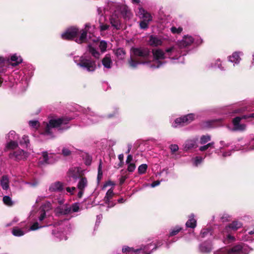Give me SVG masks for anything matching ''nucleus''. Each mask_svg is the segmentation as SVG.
Returning a JSON list of instances; mask_svg holds the SVG:
<instances>
[{"instance_id":"nucleus-37","label":"nucleus","mask_w":254,"mask_h":254,"mask_svg":"<svg viewBox=\"0 0 254 254\" xmlns=\"http://www.w3.org/2000/svg\"><path fill=\"white\" fill-rule=\"evenodd\" d=\"M214 142H209L206 145L200 146L199 148V150L200 151H204L207 150V149H208L209 148H214Z\"/></svg>"},{"instance_id":"nucleus-3","label":"nucleus","mask_w":254,"mask_h":254,"mask_svg":"<svg viewBox=\"0 0 254 254\" xmlns=\"http://www.w3.org/2000/svg\"><path fill=\"white\" fill-rule=\"evenodd\" d=\"M175 53L176 50L174 47L167 49L165 52L159 49L153 50L152 51L153 60L149 61L148 67L152 69L161 67L166 62L164 61L166 59H175L174 57Z\"/></svg>"},{"instance_id":"nucleus-44","label":"nucleus","mask_w":254,"mask_h":254,"mask_svg":"<svg viewBox=\"0 0 254 254\" xmlns=\"http://www.w3.org/2000/svg\"><path fill=\"white\" fill-rule=\"evenodd\" d=\"M29 125L30 127L35 128H37L40 126L39 122L36 120L30 121L29 122Z\"/></svg>"},{"instance_id":"nucleus-61","label":"nucleus","mask_w":254,"mask_h":254,"mask_svg":"<svg viewBox=\"0 0 254 254\" xmlns=\"http://www.w3.org/2000/svg\"><path fill=\"white\" fill-rule=\"evenodd\" d=\"M127 179V177L126 176H122L121 178L120 179V184L121 185H122L124 183L125 181H126Z\"/></svg>"},{"instance_id":"nucleus-23","label":"nucleus","mask_w":254,"mask_h":254,"mask_svg":"<svg viewBox=\"0 0 254 254\" xmlns=\"http://www.w3.org/2000/svg\"><path fill=\"white\" fill-rule=\"evenodd\" d=\"M240 55H242L243 53L240 52H234L232 56L229 57V61L236 64H239L241 60L240 57Z\"/></svg>"},{"instance_id":"nucleus-13","label":"nucleus","mask_w":254,"mask_h":254,"mask_svg":"<svg viewBox=\"0 0 254 254\" xmlns=\"http://www.w3.org/2000/svg\"><path fill=\"white\" fill-rule=\"evenodd\" d=\"M28 157V153L22 149H18L9 154V157L15 160H24Z\"/></svg>"},{"instance_id":"nucleus-11","label":"nucleus","mask_w":254,"mask_h":254,"mask_svg":"<svg viewBox=\"0 0 254 254\" xmlns=\"http://www.w3.org/2000/svg\"><path fill=\"white\" fill-rule=\"evenodd\" d=\"M27 232H28V226L24 222L20 223L19 226L14 227L11 231L12 235L16 237L23 236Z\"/></svg>"},{"instance_id":"nucleus-14","label":"nucleus","mask_w":254,"mask_h":254,"mask_svg":"<svg viewBox=\"0 0 254 254\" xmlns=\"http://www.w3.org/2000/svg\"><path fill=\"white\" fill-rule=\"evenodd\" d=\"M88 186V181L87 179L85 177H81L80 178L77 185V189L78 190V192L77 193V196L79 198H81L86 188Z\"/></svg>"},{"instance_id":"nucleus-7","label":"nucleus","mask_w":254,"mask_h":254,"mask_svg":"<svg viewBox=\"0 0 254 254\" xmlns=\"http://www.w3.org/2000/svg\"><path fill=\"white\" fill-rule=\"evenodd\" d=\"M137 14L142 19L139 23L140 28L142 29H147L149 22L152 20V17L150 13L142 7H139Z\"/></svg>"},{"instance_id":"nucleus-40","label":"nucleus","mask_w":254,"mask_h":254,"mask_svg":"<svg viewBox=\"0 0 254 254\" xmlns=\"http://www.w3.org/2000/svg\"><path fill=\"white\" fill-rule=\"evenodd\" d=\"M203 159V158L200 156L195 157L193 159V165L194 166H197L202 162Z\"/></svg>"},{"instance_id":"nucleus-35","label":"nucleus","mask_w":254,"mask_h":254,"mask_svg":"<svg viewBox=\"0 0 254 254\" xmlns=\"http://www.w3.org/2000/svg\"><path fill=\"white\" fill-rule=\"evenodd\" d=\"M120 10L121 11V14L125 18L129 17L130 12L125 6L120 7Z\"/></svg>"},{"instance_id":"nucleus-51","label":"nucleus","mask_w":254,"mask_h":254,"mask_svg":"<svg viewBox=\"0 0 254 254\" xmlns=\"http://www.w3.org/2000/svg\"><path fill=\"white\" fill-rule=\"evenodd\" d=\"M65 190L67 192V193H68L69 195H72L74 193V192L76 190V189L74 187H66Z\"/></svg>"},{"instance_id":"nucleus-46","label":"nucleus","mask_w":254,"mask_h":254,"mask_svg":"<svg viewBox=\"0 0 254 254\" xmlns=\"http://www.w3.org/2000/svg\"><path fill=\"white\" fill-rule=\"evenodd\" d=\"M8 137L9 140H15L18 138L17 135L16 134L15 132L13 130H11L9 132L8 134Z\"/></svg>"},{"instance_id":"nucleus-42","label":"nucleus","mask_w":254,"mask_h":254,"mask_svg":"<svg viewBox=\"0 0 254 254\" xmlns=\"http://www.w3.org/2000/svg\"><path fill=\"white\" fill-rule=\"evenodd\" d=\"M99 47L101 51L103 53L106 50L107 44L105 41H101L100 42Z\"/></svg>"},{"instance_id":"nucleus-1","label":"nucleus","mask_w":254,"mask_h":254,"mask_svg":"<svg viewBox=\"0 0 254 254\" xmlns=\"http://www.w3.org/2000/svg\"><path fill=\"white\" fill-rule=\"evenodd\" d=\"M95 27H92L90 24L86 23L85 25V29L79 31V29L76 27H73L68 28L65 32L61 35L63 39L64 40H72L76 37L77 34L80 32V35L79 38L75 39L76 42L78 43H82L85 42L87 40L89 42L90 41L93 42V45L89 44L88 48L89 52L95 58H99L100 54L95 48L96 47V42L98 41V39L96 37L93 36V31Z\"/></svg>"},{"instance_id":"nucleus-4","label":"nucleus","mask_w":254,"mask_h":254,"mask_svg":"<svg viewBox=\"0 0 254 254\" xmlns=\"http://www.w3.org/2000/svg\"><path fill=\"white\" fill-rule=\"evenodd\" d=\"M131 52L134 56L139 57L143 60L142 61H135L130 57L128 60V63L131 67L135 68L140 64H146L148 66L149 58L150 56V51L149 49L144 47L132 48Z\"/></svg>"},{"instance_id":"nucleus-29","label":"nucleus","mask_w":254,"mask_h":254,"mask_svg":"<svg viewBox=\"0 0 254 254\" xmlns=\"http://www.w3.org/2000/svg\"><path fill=\"white\" fill-rule=\"evenodd\" d=\"M0 185L3 190L9 189V179L7 176H3L0 180Z\"/></svg>"},{"instance_id":"nucleus-28","label":"nucleus","mask_w":254,"mask_h":254,"mask_svg":"<svg viewBox=\"0 0 254 254\" xmlns=\"http://www.w3.org/2000/svg\"><path fill=\"white\" fill-rule=\"evenodd\" d=\"M10 61L12 66H16L22 62V59L20 56H18L16 54H14L11 56Z\"/></svg>"},{"instance_id":"nucleus-22","label":"nucleus","mask_w":254,"mask_h":254,"mask_svg":"<svg viewBox=\"0 0 254 254\" xmlns=\"http://www.w3.org/2000/svg\"><path fill=\"white\" fill-rule=\"evenodd\" d=\"M200 237L203 238H208L210 240L214 238L212 230L208 228L202 229L200 233Z\"/></svg>"},{"instance_id":"nucleus-49","label":"nucleus","mask_w":254,"mask_h":254,"mask_svg":"<svg viewBox=\"0 0 254 254\" xmlns=\"http://www.w3.org/2000/svg\"><path fill=\"white\" fill-rule=\"evenodd\" d=\"M183 31V28L181 27L177 28L176 27H172L171 28V31L173 34H179Z\"/></svg>"},{"instance_id":"nucleus-39","label":"nucleus","mask_w":254,"mask_h":254,"mask_svg":"<svg viewBox=\"0 0 254 254\" xmlns=\"http://www.w3.org/2000/svg\"><path fill=\"white\" fill-rule=\"evenodd\" d=\"M147 169V165L146 164L140 165L138 168V173L139 174H144L145 173Z\"/></svg>"},{"instance_id":"nucleus-31","label":"nucleus","mask_w":254,"mask_h":254,"mask_svg":"<svg viewBox=\"0 0 254 254\" xmlns=\"http://www.w3.org/2000/svg\"><path fill=\"white\" fill-rule=\"evenodd\" d=\"M39 163L41 165H44L49 163L48 162V155L46 151H44L42 154V157L39 159Z\"/></svg>"},{"instance_id":"nucleus-41","label":"nucleus","mask_w":254,"mask_h":254,"mask_svg":"<svg viewBox=\"0 0 254 254\" xmlns=\"http://www.w3.org/2000/svg\"><path fill=\"white\" fill-rule=\"evenodd\" d=\"M3 201L5 204L8 206H11L13 204V202L11 198L7 195L3 196Z\"/></svg>"},{"instance_id":"nucleus-63","label":"nucleus","mask_w":254,"mask_h":254,"mask_svg":"<svg viewBox=\"0 0 254 254\" xmlns=\"http://www.w3.org/2000/svg\"><path fill=\"white\" fill-rule=\"evenodd\" d=\"M102 163L101 161L100 160V163H99V165L98 166V172H99L101 173V171H102Z\"/></svg>"},{"instance_id":"nucleus-52","label":"nucleus","mask_w":254,"mask_h":254,"mask_svg":"<svg viewBox=\"0 0 254 254\" xmlns=\"http://www.w3.org/2000/svg\"><path fill=\"white\" fill-rule=\"evenodd\" d=\"M169 148L173 153L177 151L179 149L178 145L175 144L170 145Z\"/></svg>"},{"instance_id":"nucleus-25","label":"nucleus","mask_w":254,"mask_h":254,"mask_svg":"<svg viewBox=\"0 0 254 254\" xmlns=\"http://www.w3.org/2000/svg\"><path fill=\"white\" fill-rule=\"evenodd\" d=\"M70 224L67 219L60 220L59 222L55 224L56 227L60 226V229H63L64 231L68 230L70 227Z\"/></svg>"},{"instance_id":"nucleus-9","label":"nucleus","mask_w":254,"mask_h":254,"mask_svg":"<svg viewBox=\"0 0 254 254\" xmlns=\"http://www.w3.org/2000/svg\"><path fill=\"white\" fill-rule=\"evenodd\" d=\"M202 42V40L198 36L192 37L191 36L186 35L179 42V45L181 48H184L190 46L192 43L197 46L199 45Z\"/></svg>"},{"instance_id":"nucleus-32","label":"nucleus","mask_w":254,"mask_h":254,"mask_svg":"<svg viewBox=\"0 0 254 254\" xmlns=\"http://www.w3.org/2000/svg\"><path fill=\"white\" fill-rule=\"evenodd\" d=\"M59 213L62 215H66L71 213V209L70 206L65 205L59 208Z\"/></svg>"},{"instance_id":"nucleus-27","label":"nucleus","mask_w":254,"mask_h":254,"mask_svg":"<svg viewBox=\"0 0 254 254\" xmlns=\"http://www.w3.org/2000/svg\"><path fill=\"white\" fill-rule=\"evenodd\" d=\"M186 226L188 228H194L196 226V220L194 219V216L191 214L189 216V220L186 223Z\"/></svg>"},{"instance_id":"nucleus-43","label":"nucleus","mask_w":254,"mask_h":254,"mask_svg":"<svg viewBox=\"0 0 254 254\" xmlns=\"http://www.w3.org/2000/svg\"><path fill=\"white\" fill-rule=\"evenodd\" d=\"M126 164L127 165V170L128 172H132L135 170L136 166L133 162H130Z\"/></svg>"},{"instance_id":"nucleus-34","label":"nucleus","mask_w":254,"mask_h":254,"mask_svg":"<svg viewBox=\"0 0 254 254\" xmlns=\"http://www.w3.org/2000/svg\"><path fill=\"white\" fill-rule=\"evenodd\" d=\"M10 141L7 142L6 144V148L7 149H16L18 146V143L16 141H13L12 140H10Z\"/></svg>"},{"instance_id":"nucleus-2","label":"nucleus","mask_w":254,"mask_h":254,"mask_svg":"<svg viewBox=\"0 0 254 254\" xmlns=\"http://www.w3.org/2000/svg\"><path fill=\"white\" fill-rule=\"evenodd\" d=\"M72 118L62 117L58 119H51L49 123L46 124V126L42 134L47 136V138H51L55 136L54 134L56 131L61 132L69 127L68 125L69 121Z\"/></svg>"},{"instance_id":"nucleus-16","label":"nucleus","mask_w":254,"mask_h":254,"mask_svg":"<svg viewBox=\"0 0 254 254\" xmlns=\"http://www.w3.org/2000/svg\"><path fill=\"white\" fill-rule=\"evenodd\" d=\"M198 139L197 138H193L192 139H188L186 141L184 144V149L185 151H187L190 149L197 147V142Z\"/></svg>"},{"instance_id":"nucleus-19","label":"nucleus","mask_w":254,"mask_h":254,"mask_svg":"<svg viewBox=\"0 0 254 254\" xmlns=\"http://www.w3.org/2000/svg\"><path fill=\"white\" fill-rule=\"evenodd\" d=\"M67 175L69 179L68 181H70L71 179H73L74 181H76L80 177L78 168H73L70 169L68 172Z\"/></svg>"},{"instance_id":"nucleus-62","label":"nucleus","mask_w":254,"mask_h":254,"mask_svg":"<svg viewBox=\"0 0 254 254\" xmlns=\"http://www.w3.org/2000/svg\"><path fill=\"white\" fill-rule=\"evenodd\" d=\"M25 184H28L32 187H35L38 184V183L37 182H35V183L26 182V183H25Z\"/></svg>"},{"instance_id":"nucleus-57","label":"nucleus","mask_w":254,"mask_h":254,"mask_svg":"<svg viewBox=\"0 0 254 254\" xmlns=\"http://www.w3.org/2000/svg\"><path fill=\"white\" fill-rule=\"evenodd\" d=\"M230 218L229 216L227 214H224L221 217V219L222 222H225L229 220V218Z\"/></svg>"},{"instance_id":"nucleus-21","label":"nucleus","mask_w":254,"mask_h":254,"mask_svg":"<svg viewBox=\"0 0 254 254\" xmlns=\"http://www.w3.org/2000/svg\"><path fill=\"white\" fill-rule=\"evenodd\" d=\"M101 118L98 116H91L90 117L83 119V125H89L98 122Z\"/></svg>"},{"instance_id":"nucleus-64","label":"nucleus","mask_w":254,"mask_h":254,"mask_svg":"<svg viewBox=\"0 0 254 254\" xmlns=\"http://www.w3.org/2000/svg\"><path fill=\"white\" fill-rule=\"evenodd\" d=\"M119 159L120 160L121 163L123 162L124 160V155L123 154H121L118 156Z\"/></svg>"},{"instance_id":"nucleus-58","label":"nucleus","mask_w":254,"mask_h":254,"mask_svg":"<svg viewBox=\"0 0 254 254\" xmlns=\"http://www.w3.org/2000/svg\"><path fill=\"white\" fill-rule=\"evenodd\" d=\"M102 218V215L99 214L97 216V220L96 222V225H99L100 223L101 220Z\"/></svg>"},{"instance_id":"nucleus-30","label":"nucleus","mask_w":254,"mask_h":254,"mask_svg":"<svg viewBox=\"0 0 254 254\" xmlns=\"http://www.w3.org/2000/svg\"><path fill=\"white\" fill-rule=\"evenodd\" d=\"M114 54L119 60L124 59L126 52L123 48H118L114 51Z\"/></svg>"},{"instance_id":"nucleus-20","label":"nucleus","mask_w":254,"mask_h":254,"mask_svg":"<svg viewBox=\"0 0 254 254\" xmlns=\"http://www.w3.org/2000/svg\"><path fill=\"white\" fill-rule=\"evenodd\" d=\"M148 43L151 46L156 47L161 45L163 43V41L161 38L157 36L151 35L149 37Z\"/></svg>"},{"instance_id":"nucleus-59","label":"nucleus","mask_w":254,"mask_h":254,"mask_svg":"<svg viewBox=\"0 0 254 254\" xmlns=\"http://www.w3.org/2000/svg\"><path fill=\"white\" fill-rule=\"evenodd\" d=\"M132 159H133L132 156L131 154H128L127 157V160H126V163H129L130 162H132Z\"/></svg>"},{"instance_id":"nucleus-18","label":"nucleus","mask_w":254,"mask_h":254,"mask_svg":"<svg viewBox=\"0 0 254 254\" xmlns=\"http://www.w3.org/2000/svg\"><path fill=\"white\" fill-rule=\"evenodd\" d=\"M110 23L112 26L117 30L120 29L121 28V22L119 19V17L117 16L116 11L112 14L110 19Z\"/></svg>"},{"instance_id":"nucleus-8","label":"nucleus","mask_w":254,"mask_h":254,"mask_svg":"<svg viewBox=\"0 0 254 254\" xmlns=\"http://www.w3.org/2000/svg\"><path fill=\"white\" fill-rule=\"evenodd\" d=\"M241 245H238L231 249L222 248L214 252V254H247Z\"/></svg>"},{"instance_id":"nucleus-60","label":"nucleus","mask_w":254,"mask_h":254,"mask_svg":"<svg viewBox=\"0 0 254 254\" xmlns=\"http://www.w3.org/2000/svg\"><path fill=\"white\" fill-rule=\"evenodd\" d=\"M231 154V151H226V152H223L222 154V155L223 157H225L229 156Z\"/></svg>"},{"instance_id":"nucleus-48","label":"nucleus","mask_w":254,"mask_h":254,"mask_svg":"<svg viewBox=\"0 0 254 254\" xmlns=\"http://www.w3.org/2000/svg\"><path fill=\"white\" fill-rule=\"evenodd\" d=\"M211 66L212 67H215V68L217 67V68H219V69H220L222 70H224V67H222V65H221V62H220V61L219 60H217L216 61V63L215 64H212Z\"/></svg>"},{"instance_id":"nucleus-10","label":"nucleus","mask_w":254,"mask_h":254,"mask_svg":"<svg viewBox=\"0 0 254 254\" xmlns=\"http://www.w3.org/2000/svg\"><path fill=\"white\" fill-rule=\"evenodd\" d=\"M193 114H189L187 115L177 118L172 124L174 127H178L186 125L191 122L194 119Z\"/></svg>"},{"instance_id":"nucleus-26","label":"nucleus","mask_w":254,"mask_h":254,"mask_svg":"<svg viewBox=\"0 0 254 254\" xmlns=\"http://www.w3.org/2000/svg\"><path fill=\"white\" fill-rule=\"evenodd\" d=\"M63 189V184L60 182H57L53 183L49 187V190L52 192L62 191Z\"/></svg>"},{"instance_id":"nucleus-12","label":"nucleus","mask_w":254,"mask_h":254,"mask_svg":"<svg viewBox=\"0 0 254 254\" xmlns=\"http://www.w3.org/2000/svg\"><path fill=\"white\" fill-rule=\"evenodd\" d=\"M151 246L152 245L150 244L146 246H143V248L136 250L134 249L132 247H129L127 246H125L122 248V252L125 254H132L133 253L137 254V253L140 252V251H142V252L145 254Z\"/></svg>"},{"instance_id":"nucleus-33","label":"nucleus","mask_w":254,"mask_h":254,"mask_svg":"<svg viewBox=\"0 0 254 254\" xmlns=\"http://www.w3.org/2000/svg\"><path fill=\"white\" fill-rule=\"evenodd\" d=\"M52 233L56 238H59L60 240L63 239L66 240L67 239V237L65 236L64 231L57 232L56 230H53Z\"/></svg>"},{"instance_id":"nucleus-47","label":"nucleus","mask_w":254,"mask_h":254,"mask_svg":"<svg viewBox=\"0 0 254 254\" xmlns=\"http://www.w3.org/2000/svg\"><path fill=\"white\" fill-rule=\"evenodd\" d=\"M70 208L71 209V212H78L79 209V204L77 203H74L71 206H70Z\"/></svg>"},{"instance_id":"nucleus-17","label":"nucleus","mask_w":254,"mask_h":254,"mask_svg":"<svg viewBox=\"0 0 254 254\" xmlns=\"http://www.w3.org/2000/svg\"><path fill=\"white\" fill-rule=\"evenodd\" d=\"M212 250V244L210 242H205L199 246V250L202 253H208Z\"/></svg>"},{"instance_id":"nucleus-45","label":"nucleus","mask_w":254,"mask_h":254,"mask_svg":"<svg viewBox=\"0 0 254 254\" xmlns=\"http://www.w3.org/2000/svg\"><path fill=\"white\" fill-rule=\"evenodd\" d=\"M182 229L179 226L175 227L170 233V236H173L177 235Z\"/></svg>"},{"instance_id":"nucleus-24","label":"nucleus","mask_w":254,"mask_h":254,"mask_svg":"<svg viewBox=\"0 0 254 254\" xmlns=\"http://www.w3.org/2000/svg\"><path fill=\"white\" fill-rule=\"evenodd\" d=\"M102 63L105 68L110 69L112 67L113 62L110 55H107L103 59Z\"/></svg>"},{"instance_id":"nucleus-50","label":"nucleus","mask_w":254,"mask_h":254,"mask_svg":"<svg viewBox=\"0 0 254 254\" xmlns=\"http://www.w3.org/2000/svg\"><path fill=\"white\" fill-rule=\"evenodd\" d=\"M45 226H43L44 227ZM43 226H39L38 222L34 223L29 228H28V232L30 231H34L37 230L40 228H42Z\"/></svg>"},{"instance_id":"nucleus-55","label":"nucleus","mask_w":254,"mask_h":254,"mask_svg":"<svg viewBox=\"0 0 254 254\" xmlns=\"http://www.w3.org/2000/svg\"><path fill=\"white\" fill-rule=\"evenodd\" d=\"M40 212H41V213H40V216L39 217V220L40 221H42L45 218L46 212H45V211H44V210H42Z\"/></svg>"},{"instance_id":"nucleus-36","label":"nucleus","mask_w":254,"mask_h":254,"mask_svg":"<svg viewBox=\"0 0 254 254\" xmlns=\"http://www.w3.org/2000/svg\"><path fill=\"white\" fill-rule=\"evenodd\" d=\"M211 140V136L209 135H202L200 138L199 143L201 144H205Z\"/></svg>"},{"instance_id":"nucleus-38","label":"nucleus","mask_w":254,"mask_h":254,"mask_svg":"<svg viewBox=\"0 0 254 254\" xmlns=\"http://www.w3.org/2000/svg\"><path fill=\"white\" fill-rule=\"evenodd\" d=\"M114 195L113 190L112 189L109 190L105 197V200L106 202H109L110 199H111Z\"/></svg>"},{"instance_id":"nucleus-6","label":"nucleus","mask_w":254,"mask_h":254,"mask_svg":"<svg viewBox=\"0 0 254 254\" xmlns=\"http://www.w3.org/2000/svg\"><path fill=\"white\" fill-rule=\"evenodd\" d=\"M74 61L77 65L87 71H93L96 68L95 62L85 54L80 57H75Z\"/></svg>"},{"instance_id":"nucleus-54","label":"nucleus","mask_w":254,"mask_h":254,"mask_svg":"<svg viewBox=\"0 0 254 254\" xmlns=\"http://www.w3.org/2000/svg\"><path fill=\"white\" fill-rule=\"evenodd\" d=\"M62 153L64 156H68L71 153V151L67 147H64L62 149Z\"/></svg>"},{"instance_id":"nucleus-15","label":"nucleus","mask_w":254,"mask_h":254,"mask_svg":"<svg viewBox=\"0 0 254 254\" xmlns=\"http://www.w3.org/2000/svg\"><path fill=\"white\" fill-rule=\"evenodd\" d=\"M247 118L246 116L235 118L233 120V129L234 130H244L246 128V126L244 124H240V123L242 119H246Z\"/></svg>"},{"instance_id":"nucleus-56","label":"nucleus","mask_w":254,"mask_h":254,"mask_svg":"<svg viewBox=\"0 0 254 254\" xmlns=\"http://www.w3.org/2000/svg\"><path fill=\"white\" fill-rule=\"evenodd\" d=\"M162 181L163 180H161V181H154L151 184H150V186L152 188L155 187L159 185L160 184V182H162Z\"/></svg>"},{"instance_id":"nucleus-5","label":"nucleus","mask_w":254,"mask_h":254,"mask_svg":"<svg viewBox=\"0 0 254 254\" xmlns=\"http://www.w3.org/2000/svg\"><path fill=\"white\" fill-rule=\"evenodd\" d=\"M242 224L238 221H233L232 223L226 226L222 232V237H219L222 239L223 243L225 244H229L235 241V238L232 235V231H236L238 228L241 227Z\"/></svg>"},{"instance_id":"nucleus-53","label":"nucleus","mask_w":254,"mask_h":254,"mask_svg":"<svg viewBox=\"0 0 254 254\" xmlns=\"http://www.w3.org/2000/svg\"><path fill=\"white\" fill-rule=\"evenodd\" d=\"M109 28V25L107 24H104L100 23V29L101 31H103L107 30Z\"/></svg>"}]
</instances>
